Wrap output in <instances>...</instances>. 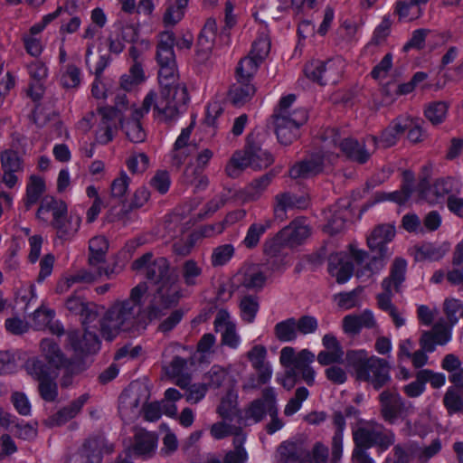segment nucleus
<instances>
[{
	"mask_svg": "<svg viewBox=\"0 0 463 463\" xmlns=\"http://www.w3.org/2000/svg\"><path fill=\"white\" fill-rule=\"evenodd\" d=\"M174 37L165 33L160 36L156 61L159 66L158 80L162 87L160 95L154 92V116L160 121L170 122L180 114L181 108L187 102L185 86L175 84L177 65L173 52Z\"/></svg>",
	"mask_w": 463,
	"mask_h": 463,
	"instance_id": "obj_1",
	"label": "nucleus"
},
{
	"mask_svg": "<svg viewBox=\"0 0 463 463\" xmlns=\"http://www.w3.org/2000/svg\"><path fill=\"white\" fill-rule=\"evenodd\" d=\"M148 287L146 282H140L130 290L126 299L116 300L98 321L100 324V333L107 340H112L120 332H138L145 329L140 315L144 307V299Z\"/></svg>",
	"mask_w": 463,
	"mask_h": 463,
	"instance_id": "obj_2",
	"label": "nucleus"
},
{
	"mask_svg": "<svg viewBox=\"0 0 463 463\" xmlns=\"http://www.w3.org/2000/svg\"><path fill=\"white\" fill-rule=\"evenodd\" d=\"M345 361L356 380L366 382L376 390L391 380L389 364L384 359L369 355L364 349L347 351Z\"/></svg>",
	"mask_w": 463,
	"mask_h": 463,
	"instance_id": "obj_3",
	"label": "nucleus"
},
{
	"mask_svg": "<svg viewBox=\"0 0 463 463\" xmlns=\"http://www.w3.org/2000/svg\"><path fill=\"white\" fill-rule=\"evenodd\" d=\"M296 100L294 94L282 97L273 114L275 132L278 140L282 145H289L299 136V128L308 118L307 111L299 108L290 110Z\"/></svg>",
	"mask_w": 463,
	"mask_h": 463,
	"instance_id": "obj_4",
	"label": "nucleus"
},
{
	"mask_svg": "<svg viewBox=\"0 0 463 463\" xmlns=\"http://www.w3.org/2000/svg\"><path fill=\"white\" fill-rule=\"evenodd\" d=\"M376 148L377 137L375 136H367L363 143H359L352 137L340 139L337 137L324 146L327 154V161L331 162L335 156H338L339 152H343L348 158L359 164L366 163Z\"/></svg>",
	"mask_w": 463,
	"mask_h": 463,
	"instance_id": "obj_5",
	"label": "nucleus"
},
{
	"mask_svg": "<svg viewBox=\"0 0 463 463\" xmlns=\"http://www.w3.org/2000/svg\"><path fill=\"white\" fill-rule=\"evenodd\" d=\"M354 449L367 450L377 447L385 451L395 442V434L387 430L383 425L374 421H366L353 430Z\"/></svg>",
	"mask_w": 463,
	"mask_h": 463,
	"instance_id": "obj_6",
	"label": "nucleus"
},
{
	"mask_svg": "<svg viewBox=\"0 0 463 463\" xmlns=\"http://www.w3.org/2000/svg\"><path fill=\"white\" fill-rule=\"evenodd\" d=\"M274 161L273 156L257 144L248 143L243 152H236L226 166L228 175L235 177L246 167L260 170L269 166Z\"/></svg>",
	"mask_w": 463,
	"mask_h": 463,
	"instance_id": "obj_7",
	"label": "nucleus"
},
{
	"mask_svg": "<svg viewBox=\"0 0 463 463\" xmlns=\"http://www.w3.org/2000/svg\"><path fill=\"white\" fill-rule=\"evenodd\" d=\"M181 297V288L176 275L166 279V280H162L161 283L156 285L153 300L148 307L149 319L160 318L163 313L159 307L168 308L176 305Z\"/></svg>",
	"mask_w": 463,
	"mask_h": 463,
	"instance_id": "obj_8",
	"label": "nucleus"
},
{
	"mask_svg": "<svg viewBox=\"0 0 463 463\" xmlns=\"http://www.w3.org/2000/svg\"><path fill=\"white\" fill-rule=\"evenodd\" d=\"M24 368L27 373L39 383L38 390L45 402H54L58 397V386L55 376H52L50 368L37 357L26 361Z\"/></svg>",
	"mask_w": 463,
	"mask_h": 463,
	"instance_id": "obj_9",
	"label": "nucleus"
},
{
	"mask_svg": "<svg viewBox=\"0 0 463 463\" xmlns=\"http://www.w3.org/2000/svg\"><path fill=\"white\" fill-rule=\"evenodd\" d=\"M345 67V62L341 57L323 61H312L308 62L304 69L306 76L311 80L326 85L338 81Z\"/></svg>",
	"mask_w": 463,
	"mask_h": 463,
	"instance_id": "obj_10",
	"label": "nucleus"
},
{
	"mask_svg": "<svg viewBox=\"0 0 463 463\" xmlns=\"http://www.w3.org/2000/svg\"><path fill=\"white\" fill-rule=\"evenodd\" d=\"M379 402L381 416L389 424H395L399 419H403L414 410L413 405L405 402L396 391L382 392Z\"/></svg>",
	"mask_w": 463,
	"mask_h": 463,
	"instance_id": "obj_11",
	"label": "nucleus"
},
{
	"mask_svg": "<svg viewBox=\"0 0 463 463\" xmlns=\"http://www.w3.org/2000/svg\"><path fill=\"white\" fill-rule=\"evenodd\" d=\"M132 269L141 272L156 285L175 276L170 272L169 262L165 258L160 257L153 260V254L146 252L132 263Z\"/></svg>",
	"mask_w": 463,
	"mask_h": 463,
	"instance_id": "obj_12",
	"label": "nucleus"
},
{
	"mask_svg": "<svg viewBox=\"0 0 463 463\" xmlns=\"http://www.w3.org/2000/svg\"><path fill=\"white\" fill-rule=\"evenodd\" d=\"M153 102L154 92L151 90L146 95L140 109H132L130 117L119 119L121 128L131 142L141 143L145 141L146 134L140 119L149 112Z\"/></svg>",
	"mask_w": 463,
	"mask_h": 463,
	"instance_id": "obj_13",
	"label": "nucleus"
},
{
	"mask_svg": "<svg viewBox=\"0 0 463 463\" xmlns=\"http://www.w3.org/2000/svg\"><path fill=\"white\" fill-rule=\"evenodd\" d=\"M62 12L61 7H58L54 12L43 16L42 20L32 25L29 31L23 34L22 42L26 52L33 57H39L43 51V43L40 33L46 26L58 18Z\"/></svg>",
	"mask_w": 463,
	"mask_h": 463,
	"instance_id": "obj_14",
	"label": "nucleus"
},
{
	"mask_svg": "<svg viewBox=\"0 0 463 463\" xmlns=\"http://www.w3.org/2000/svg\"><path fill=\"white\" fill-rule=\"evenodd\" d=\"M84 333L71 331L68 335L69 345L77 355L96 353L99 349L100 342L96 334V324L81 321Z\"/></svg>",
	"mask_w": 463,
	"mask_h": 463,
	"instance_id": "obj_15",
	"label": "nucleus"
},
{
	"mask_svg": "<svg viewBox=\"0 0 463 463\" xmlns=\"http://www.w3.org/2000/svg\"><path fill=\"white\" fill-rule=\"evenodd\" d=\"M237 278L242 288L259 292L268 280V268L258 263L245 264L240 269Z\"/></svg>",
	"mask_w": 463,
	"mask_h": 463,
	"instance_id": "obj_16",
	"label": "nucleus"
},
{
	"mask_svg": "<svg viewBox=\"0 0 463 463\" xmlns=\"http://www.w3.org/2000/svg\"><path fill=\"white\" fill-rule=\"evenodd\" d=\"M351 253L356 264L361 266L357 269V277L364 279H368L383 270L386 260L391 256V254L378 253L377 256L369 258L365 251L356 249H352Z\"/></svg>",
	"mask_w": 463,
	"mask_h": 463,
	"instance_id": "obj_17",
	"label": "nucleus"
},
{
	"mask_svg": "<svg viewBox=\"0 0 463 463\" xmlns=\"http://www.w3.org/2000/svg\"><path fill=\"white\" fill-rule=\"evenodd\" d=\"M276 405L277 393L275 389L273 387H266L261 392V397L253 400L245 409V420L258 423L271 411V407Z\"/></svg>",
	"mask_w": 463,
	"mask_h": 463,
	"instance_id": "obj_18",
	"label": "nucleus"
},
{
	"mask_svg": "<svg viewBox=\"0 0 463 463\" xmlns=\"http://www.w3.org/2000/svg\"><path fill=\"white\" fill-rule=\"evenodd\" d=\"M214 330L221 332L222 344L232 349H237L241 344V337L236 330V324L227 309H219L213 322Z\"/></svg>",
	"mask_w": 463,
	"mask_h": 463,
	"instance_id": "obj_19",
	"label": "nucleus"
},
{
	"mask_svg": "<svg viewBox=\"0 0 463 463\" xmlns=\"http://www.w3.org/2000/svg\"><path fill=\"white\" fill-rule=\"evenodd\" d=\"M419 189L420 195L430 203H437L446 195L458 190V185L456 180L450 177L439 178L434 184L427 187V181L423 179L420 184Z\"/></svg>",
	"mask_w": 463,
	"mask_h": 463,
	"instance_id": "obj_20",
	"label": "nucleus"
},
{
	"mask_svg": "<svg viewBox=\"0 0 463 463\" xmlns=\"http://www.w3.org/2000/svg\"><path fill=\"white\" fill-rule=\"evenodd\" d=\"M194 129L192 122L188 127L182 129L176 138L174 147L171 151V164L176 168H180L189 157L197 150L196 145L190 142L191 134Z\"/></svg>",
	"mask_w": 463,
	"mask_h": 463,
	"instance_id": "obj_21",
	"label": "nucleus"
},
{
	"mask_svg": "<svg viewBox=\"0 0 463 463\" xmlns=\"http://www.w3.org/2000/svg\"><path fill=\"white\" fill-rule=\"evenodd\" d=\"M452 335L444 319L439 320L434 324L431 330H426L421 333L419 340L420 348L423 351L432 353L437 345H444L451 340Z\"/></svg>",
	"mask_w": 463,
	"mask_h": 463,
	"instance_id": "obj_22",
	"label": "nucleus"
},
{
	"mask_svg": "<svg viewBox=\"0 0 463 463\" xmlns=\"http://www.w3.org/2000/svg\"><path fill=\"white\" fill-rule=\"evenodd\" d=\"M349 202L339 200L335 205L324 212L326 223L324 227L326 232L333 235L341 232L345 227V222L349 216Z\"/></svg>",
	"mask_w": 463,
	"mask_h": 463,
	"instance_id": "obj_23",
	"label": "nucleus"
},
{
	"mask_svg": "<svg viewBox=\"0 0 463 463\" xmlns=\"http://www.w3.org/2000/svg\"><path fill=\"white\" fill-rule=\"evenodd\" d=\"M308 205V197L304 194H296L289 192L278 194L274 198L273 212L275 219L280 222L287 217V212L295 208H306Z\"/></svg>",
	"mask_w": 463,
	"mask_h": 463,
	"instance_id": "obj_24",
	"label": "nucleus"
},
{
	"mask_svg": "<svg viewBox=\"0 0 463 463\" xmlns=\"http://www.w3.org/2000/svg\"><path fill=\"white\" fill-rule=\"evenodd\" d=\"M148 399V392L140 388V392L126 391L119 396L118 411L124 420H130L139 414V405Z\"/></svg>",
	"mask_w": 463,
	"mask_h": 463,
	"instance_id": "obj_25",
	"label": "nucleus"
},
{
	"mask_svg": "<svg viewBox=\"0 0 463 463\" xmlns=\"http://www.w3.org/2000/svg\"><path fill=\"white\" fill-rule=\"evenodd\" d=\"M103 275L109 277V271L107 268L89 266V269H80L74 274L67 277L58 285V289L64 291L68 290L75 284H91L97 281Z\"/></svg>",
	"mask_w": 463,
	"mask_h": 463,
	"instance_id": "obj_26",
	"label": "nucleus"
},
{
	"mask_svg": "<svg viewBox=\"0 0 463 463\" xmlns=\"http://www.w3.org/2000/svg\"><path fill=\"white\" fill-rule=\"evenodd\" d=\"M310 234L311 228L303 218L293 220L288 226L279 231V237H282L286 245L289 247L302 244Z\"/></svg>",
	"mask_w": 463,
	"mask_h": 463,
	"instance_id": "obj_27",
	"label": "nucleus"
},
{
	"mask_svg": "<svg viewBox=\"0 0 463 463\" xmlns=\"http://www.w3.org/2000/svg\"><path fill=\"white\" fill-rule=\"evenodd\" d=\"M328 272L335 278L337 283L344 284L347 282L354 272V266L349 260L348 255L345 252L330 254L328 258Z\"/></svg>",
	"mask_w": 463,
	"mask_h": 463,
	"instance_id": "obj_28",
	"label": "nucleus"
},
{
	"mask_svg": "<svg viewBox=\"0 0 463 463\" xmlns=\"http://www.w3.org/2000/svg\"><path fill=\"white\" fill-rule=\"evenodd\" d=\"M327 159L326 150L323 155L316 154L310 157L295 164L289 170L290 177L308 178L322 172L324 167V158Z\"/></svg>",
	"mask_w": 463,
	"mask_h": 463,
	"instance_id": "obj_29",
	"label": "nucleus"
},
{
	"mask_svg": "<svg viewBox=\"0 0 463 463\" xmlns=\"http://www.w3.org/2000/svg\"><path fill=\"white\" fill-rule=\"evenodd\" d=\"M395 236V227L392 224L377 225L367 237V245L372 251L391 254L386 244Z\"/></svg>",
	"mask_w": 463,
	"mask_h": 463,
	"instance_id": "obj_30",
	"label": "nucleus"
},
{
	"mask_svg": "<svg viewBox=\"0 0 463 463\" xmlns=\"http://www.w3.org/2000/svg\"><path fill=\"white\" fill-rule=\"evenodd\" d=\"M113 111L110 109H98L100 117L95 134V140L99 144L106 145L111 142L117 133L116 119L112 118Z\"/></svg>",
	"mask_w": 463,
	"mask_h": 463,
	"instance_id": "obj_31",
	"label": "nucleus"
},
{
	"mask_svg": "<svg viewBox=\"0 0 463 463\" xmlns=\"http://www.w3.org/2000/svg\"><path fill=\"white\" fill-rule=\"evenodd\" d=\"M376 320L373 312L369 309L361 314L347 315L343 319V329L348 335H357L363 328H373Z\"/></svg>",
	"mask_w": 463,
	"mask_h": 463,
	"instance_id": "obj_32",
	"label": "nucleus"
},
{
	"mask_svg": "<svg viewBox=\"0 0 463 463\" xmlns=\"http://www.w3.org/2000/svg\"><path fill=\"white\" fill-rule=\"evenodd\" d=\"M410 126V119L407 118H398L394 119L383 131L381 137L379 139L377 138V147L387 148L394 146Z\"/></svg>",
	"mask_w": 463,
	"mask_h": 463,
	"instance_id": "obj_33",
	"label": "nucleus"
},
{
	"mask_svg": "<svg viewBox=\"0 0 463 463\" xmlns=\"http://www.w3.org/2000/svg\"><path fill=\"white\" fill-rule=\"evenodd\" d=\"M67 210V204L63 201L53 197H45L37 211V217L45 222L50 221L51 216L52 217V221H56L59 217L65 216Z\"/></svg>",
	"mask_w": 463,
	"mask_h": 463,
	"instance_id": "obj_34",
	"label": "nucleus"
},
{
	"mask_svg": "<svg viewBox=\"0 0 463 463\" xmlns=\"http://www.w3.org/2000/svg\"><path fill=\"white\" fill-rule=\"evenodd\" d=\"M109 242L104 236H95L89 241L88 264L90 267L106 268Z\"/></svg>",
	"mask_w": 463,
	"mask_h": 463,
	"instance_id": "obj_35",
	"label": "nucleus"
},
{
	"mask_svg": "<svg viewBox=\"0 0 463 463\" xmlns=\"http://www.w3.org/2000/svg\"><path fill=\"white\" fill-rule=\"evenodd\" d=\"M90 399L89 393H83L79 396L77 399L73 400L67 406H64L61 410H59L51 419L53 424L55 425H62L69 421L70 420L75 418L82 407L87 403Z\"/></svg>",
	"mask_w": 463,
	"mask_h": 463,
	"instance_id": "obj_36",
	"label": "nucleus"
},
{
	"mask_svg": "<svg viewBox=\"0 0 463 463\" xmlns=\"http://www.w3.org/2000/svg\"><path fill=\"white\" fill-rule=\"evenodd\" d=\"M284 463H309V453L296 442L286 441L279 448Z\"/></svg>",
	"mask_w": 463,
	"mask_h": 463,
	"instance_id": "obj_37",
	"label": "nucleus"
},
{
	"mask_svg": "<svg viewBox=\"0 0 463 463\" xmlns=\"http://www.w3.org/2000/svg\"><path fill=\"white\" fill-rule=\"evenodd\" d=\"M156 448L157 438L154 433L146 430L136 433L133 449L137 455L150 458L155 454Z\"/></svg>",
	"mask_w": 463,
	"mask_h": 463,
	"instance_id": "obj_38",
	"label": "nucleus"
},
{
	"mask_svg": "<svg viewBox=\"0 0 463 463\" xmlns=\"http://www.w3.org/2000/svg\"><path fill=\"white\" fill-rule=\"evenodd\" d=\"M64 217H59L56 221H52V225L61 239L69 240L78 232L81 217L76 213H71L68 218Z\"/></svg>",
	"mask_w": 463,
	"mask_h": 463,
	"instance_id": "obj_39",
	"label": "nucleus"
},
{
	"mask_svg": "<svg viewBox=\"0 0 463 463\" xmlns=\"http://www.w3.org/2000/svg\"><path fill=\"white\" fill-rule=\"evenodd\" d=\"M43 356L50 366L59 369L67 364V359L61 352L59 345L52 339H43L40 344Z\"/></svg>",
	"mask_w": 463,
	"mask_h": 463,
	"instance_id": "obj_40",
	"label": "nucleus"
},
{
	"mask_svg": "<svg viewBox=\"0 0 463 463\" xmlns=\"http://www.w3.org/2000/svg\"><path fill=\"white\" fill-rule=\"evenodd\" d=\"M272 222L269 219L264 220L261 222L251 223L246 232L244 239L241 241V245L248 250H252L258 247L261 237L271 227Z\"/></svg>",
	"mask_w": 463,
	"mask_h": 463,
	"instance_id": "obj_41",
	"label": "nucleus"
},
{
	"mask_svg": "<svg viewBox=\"0 0 463 463\" xmlns=\"http://www.w3.org/2000/svg\"><path fill=\"white\" fill-rule=\"evenodd\" d=\"M59 84L66 90L78 89L81 83V71L73 63H69L60 69Z\"/></svg>",
	"mask_w": 463,
	"mask_h": 463,
	"instance_id": "obj_42",
	"label": "nucleus"
},
{
	"mask_svg": "<svg viewBox=\"0 0 463 463\" xmlns=\"http://www.w3.org/2000/svg\"><path fill=\"white\" fill-rule=\"evenodd\" d=\"M453 269L447 272V279L452 285H463V239L455 246L452 256Z\"/></svg>",
	"mask_w": 463,
	"mask_h": 463,
	"instance_id": "obj_43",
	"label": "nucleus"
},
{
	"mask_svg": "<svg viewBox=\"0 0 463 463\" xmlns=\"http://www.w3.org/2000/svg\"><path fill=\"white\" fill-rule=\"evenodd\" d=\"M257 376L251 375L243 384L244 390L259 389L261 385L267 384L271 380L273 370L269 362L252 367Z\"/></svg>",
	"mask_w": 463,
	"mask_h": 463,
	"instance_id": "obj_44",
	"label": "nucleus"
},
{
	"mask_svg": "<svg viewBox=\"0 0 463 463\" xmlns=\"http://www.w3.org/2000/svg\"><path fill=\"white\" fill-rule=\"evenodd\" d=\"M275 337L282 343L294 342L298 338L297 319L288 317L274 326Z\"/></svg>",
	"mask_w": 463,
	"mask_h": 463,
	"instance_id": "obj_45",
	"label": "nucleus"
},
{
	"mask_svg": "<svg viewBox=\"0 0 463 463\" xmlns=\"http://www.w3.org/2000/svg\"><path fill=\"white\" fill-rule=\"evenodd\" d=\"M240 317L247 324L254 322L260 309L259 298L254 295H244L239 302Z\"/></svg>",
	"mask_w": 463,
	"mask_h": 463,
	"instance_id": "obj_46",
	"label": "nucleus"
},
{
	"mask_svg": "<svg viewBox=\"0 0 463 463\" xmlns=\"http://www.w3.org/2000/svg\"><path fill=\"white\" fill-rule=\"evenodd\" d=\"M394 14L400 21H413L421 15L422 10L413 0H398L394 4Z\"/></svg>",
	"mask_w": 463,
	"mask_h": 463,
	"instance_id": "obj_47",
	"label": "nucleus"
},
{
	"mask_svg": "<svg viewBox=\"0 0 463 463\" xmlns=\"http://www.w3.org/2000/svg\"><path fill=\"white\" fill-rule=\"evenodd\" d=\"M235 255V247L232 243L221 244L212 250L210 263L213 268L227 265Z\"/></svg>",
	"mask_w": 463,
	"mask_h": 463,
	"instance_id": "obj_48",
	"label": "nucleus"
},
{
	"mask_svg": "<svg viewBox=\"0 0 463 463\" xmlns=\"http://www.w3.org/2000/svg\"><path fill=\"white\" fill-rule=\"evenodd\" d=\"M271 179L272 175L267 174L251 182L242 191L243 200L249 202L256 201L260 198L269 185Z\"/></svg>",
	"mask_w": 463,
	"mask_h": 463,
	"instance_id": "obj_49",
	"label": "nucleus"
},
{
	"mask_svg": "<svg viewBox=\"0 0 463 463\" xmlns=\"http://www.w3.org/2000/svg\"><path fill=\"white\" fill-rule=\"evenodd\" d=\"M66 307L72 313L80 315L82 321L88 323L98 322V314L80 298L71 297L66 301Z\"/></svg>",
	"mask_w": 463,
	"mask_h": 463,
	"instance_id": "obj_50",
	"label": "nucleus"
},
{
	"mask_svg": "<svg viewBox=\"0 0 463 463\" xmlns=\"http://www.w3.org/2000/svg\"><path fill=\"white\" fill-rule=\"evenodd\" d=\"M254 93L255 88L250 82L238 81L231 88L229 98L235 106H242L251 99Z\"/></svg>",
	"mask_w": 463,
	"mask_h": 463,
	"instance_id": "obj_51",
	"label": "nucleus"
},
{
	"mask_svg": "<svg viewBox=\"0 0 463 463\" xmlns=\"http://www.w3.org/2000/svg\"><path fill=\"white\" fill-rule=\"evenodd\" d=\"M449 251V245H437L433 243H423L417 249L416 258L420 260L437 261L441 260Z\"/></svg>",
	"mask_w": 463,
	"mask_h": 463,
	"instance_id": "obj_52",
	"label": "nucleus"
},
{
	"mask_svg": "<svg viewBox=\"0 0 463 463\" xmlns=\"http://www.w3.org/2000/svg\"><path fill=\"white\" fill-rule=\"evenodd\" d=\"M45 189V184L42 177L38 175H31L26 186V197L24 204L26 209H30L35 204Z\"/></svg>",
	"mask_w": 463,
	"mask_h": 463,
	"instance_id": "obj_53",
	"label": "nucleus"
},
{
	"mask_svg": "<svg viewBox=\"0 0 463 463\" xmlns=\"http://www.w3.org/2000/svg\"><path fill=\"white\" fill-rule=\"evenodd\" d=\"M260 63L261 61L250 54L241 59L236 69L237 80L241 83L250 82Z\"/></svg>",
	"mask_w": 463,
	"mask_h": 463,
	"instance_id": "obj_54",
	"label": "nucleus"
},
{
	"mask_svg": "<svg viewBox=\"0 0 463 463\" xmlns=\"http://www.w3.org/2000/svg\"><path fill=\"white\" fill-rule=\"evenodd\" d=\"M99 109H110L113 111L112 118L119 120L121 118L130 117L131 109L138 108L130 104L126 93L119 92L115 97L113 106L100 107Z\"/></svg>",
	"mask_w": 463,
	"mask_h": 463,
	"instance_id": "obj_55",
	"label": "nucleus"
},
{
	"mask_svg": "<svg viewBox=\"0 0 463 463\" xmlns=\"http://www.w3.org/2000/svg\"><path fill=\"white\" fill-rule=\"evenodd\" d=\"M443 404L449 415L463 413V391L449 387L443 397Z\"/></svg>",
	"mask_w": 463,
	"mask_h": 463,
	"instance_id": "obj_56",
	"label": "nucleus"
},
{
	"mask_svg": "<svg viewBox=\"0 0 463 463\" xmlns=\"http://www.w3.org/2000/svg\"><path fill=\"white\" fill-rule=\"evenodd\" d=\"M443 311L448 319L446 324L452 331L459 318H463V302L457 298H447L443 303Z\"/></svg>",
	"mask_w": 463,
	"mask_h": 463,
	"instance_id": "obj_57",
	"label": "nucleus"
},
{
	"mask_svg": "<svg viewBox=\"0 0 463 463\" xmlns=\"http://www.w3.org/2000/svg\"><path fill=\"white\" fill-rule=\"evenodd\" d=\"M188 0H169V5L164 14V23L174 25L184 15Z\"/></svg>",
	"mask_w": 463,
	"mask_h": 463,
	"instance_id": "obj_58",
	"label": "nucleus"
},
{
	"mask_svg": "<svg viewBox=\"0 0 463 463\" xmlns=\"http://www.w3.org/2000/svg\"><path fill=\"white\" fill-rule=\"evenodd\" d=\"M406 269L407 261L402 258H396L392 265L390 276L383 280H389L390 288L398 291L400 285L405 279Z\"/></svg>",
	"mask_w": 463,
	"mask_h": 463,
	"instance_id": "obj_59",
	"label": "nucleus"
},
{
	"mask_svg": "<svg viewBox=\"0 0 463 463\" xmlns=\"http://www.w3.org/2000/svg\"><path fill=\"white\" fill-rule=\"evenodd\" d=\"M270 51V40L265 30L261 31L253 42L250 54L263 61Z\"/></svg>",
	"mask_w": 463,
	"mask_h": 463,
	"instance_id": "obj_60",
	"label": "nucleus"
},
{
	"mask_svg": "<svg viewBox=\"0 0 463 463\" xmlns=\"http://www.w3.org/2000/svg\"><path fill=\"white\" fill-rule=\"evenodd\" d=\"M448 109L449 105L446 102H431L425 109V117L431 122V124L439 125L446 118Z\"/></svg>",
	"mask_w": 463,
	"mask_h": 463,
	"instance_id": "obj_61",
	"label": "nucleus"
},
{
	"mask_svg": "<svg viewBox=\"0 0 463 463\" xmlns=\"http://www.w3.org/2000/svg\"><path fill=\"white\" fill-rule=\"evenodd\" d=\"M309 391L306 387H298L295 391V394L292 398L288 400L284 408V414L287 417H290L298 412L301 407L302 403L308 398Z\"/></svg>",
	"mask_w": 463,
	"mask_h": 463,
	"instance_id": "obj_62",
	"label": "nucleus"
},
{
	"mask_svg": "<svg viewBox=\"0 0 463 463\" xmlns=\"http://www.w3.org/2000/svg\"><path fill=\"white\" fill-rule=\"evenodd\" d=\"M315 354L308 349H302L298 353V358L290 370L287 372V378H291L297 373H299L306 367L310 365L315 361Z\"/></svg>",
	"mask_w": 463,
	"mask_h": 463,
	"instance_id": "obj_63",
	"label": "nucleus"
},
{
	"mask_svg": "<svg viewBox=\"0 0 463 463\" xmlns=\"http://www.w3.org/2000/svg\"><path fill=\"white\" fill-rule=\"evenodd\" d=\"M203 269L194 260H188L183 264L182 275L187 286L197 284V279L202 275Z\"/></svg>",
	"mask_w": 463,
	"mask_h": 463,
	"instance_id": "obj_64",
	"label": "nucleus"
}]
</instances>
